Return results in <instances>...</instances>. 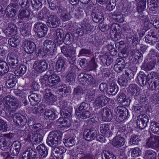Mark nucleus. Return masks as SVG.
<instances>
[{
  "label": "nucleus",
  "instance_id": "nucleus-1",
  "mask_svg": "<svg viewBox=\"0 0 159 159\" xmlns=\"http://www.w3.org/2000/svg\"><path fill=\"white\" fill-rule=\"evenodd\" d=\"M4 105V111L9 118H13V120L15 114L14 112L17 109L19 106L18 100L10 95L5 96L3 99Z\"/></svg>",
  "mask_w": 159,
  "mask_h": 159
},
{
  "label": "nucleus",
  "instance_id": "nucleus-2",
  "mask_svg": "<svg viewBox=\"0 0 159 159\" xmlns=\"http://www.w3.org/2000/svg\"><path fill=\"white\" fill-rule=\"evenodd\" d=\"M49 7L52 10L56 12L57 14H60V18L64 21L69 20L71 18L70 12L62 6L59 2L60 0H47Z\"/></svg>",
  "mask_w": 159,
  "mask_h": 159
},
{
  "label": "nucleus",
  "instance_id": "nucleus-3",
  "mask_svg": "<svg viewBox=\"0 0 159 159\" xmlns=\"http://www.w3.org/2000/svg\"><path fill=\"white\" fill-rule=\"evenodd\" d=\"M128 132L125 126L120 127L117 133L116 136L113 138L112 144L113 146L119 148L123 146L125 143V136L127 137L129 135Z\"/></svg>",
  "mask_w": 159,
  "mask_h": 159
},
{
  "label": "nucleus",
  "instance_id": "nucleus-4",
  "mask_svg": "<svg viewBox=\"0 0 159 159\" xmlns=\"http://www.w3.org/2000/svg\"><path fill=\"white\" fill-rule=\"evenodd\" d=\"M62 135L59 131H53L49 133L47 139V143L50 146H56L61 143Z\"/></svg>",
  "mask_w": 159,
  "mask_h": 159
},
{
  "label": "nucleus",
  "instance_id": "nucleus-5",
  "mask_svg": "<svg viewBox=\"0 0 159 159\" xmlns=\"http://www.w3.org/2000/svg\"><path fill=\"white\" fill-rule=\"evenodd\" d=\"M61 53L66 57L69 63L71 64H74L75 63L76 58V50L73 47L69 46L68 47L64 46L61 47Z\"/></svg>",
  "mask_w": 159,
  "mask_h": 159
},
{
  "label": "nucleus",
  "instance_id": "nucleus-6",
  "mask_svg": "<svg viewBox=\"0 0 159 159\" xmlns=\"http://www.w3.org/2000/svg\"><path fill=\"white\" fill-rule=\"evenodd\" d=\"M146 145L154 149L159 148V136L151 135L146 140Z\"/></svg>",
  "mask_w": 159,
  "mask_h": 159
},
{
  "label": "nucleus",
  "instance_id": "nucleus-7",
  "mask_svg": "<svg viewBox=\"0 0 159 159\" xmlns=\"http://www.w3.org/2000/svg\"><path fill=\"white\" fill-rule=\"evenodd\" d=\"M34 27L37 30V35L39 38L44 37L47 34L48 29L45 24L39 22H37L34 24Z\"/></svg>",
  "mask_w": 159,
  "mask_h": 159
},
{
  "label": "nucleus",
  "instance_id": "nucleus-8",
  "mask_svg": "<svg viewBox=\"0 0 159 159\" xmlns=\"http://www.w3.org/2000/svg\"><path fill=\"white\" fill-rule=\"evenodd\" d=\"M98 132V131L93 127L91 128L90 129H85L83 133L84 138L88 141H92L95 139Z\"/></svg>",
  "mask_w": 159,
  "mask_h": 159
},
{
  "label": "nucleus",
  "instance_id": "nucleus-9",
  "mask_svg": "<svg viewBox=\"0 0 159 159\" xmlns=\"http://www.w3.org/2000/svg\"><path fill=\"white\" fill-rule=\"evenodd\" d=\"M60 20L56 15H50L48 16L47 25L51 28H56L59 25Z\"/></svg>",
  "mask_w": 159,
  "mask_h": 159
},
{
  "label": "nucleus",
  "instance_id": "nucleus-10",
  "mask_svg": "<svg viewBox=\"0 0 159 159\" xmlns=\"http://www.w3.org/2000/svg\"><path fill=\"white\" fill-rule=\"evenodd\" d=\"M13 121L16 126L22 127L25 126L27 122L26 116L20 113H16L15 114Z\"/></svg>",
  "mask_w": 159,
  "mask_h": 159
},
{
  "label": "nucleus",
  "instance_id": "nucleus-11",
  "mask_svg": "<svg viewBox=\"0 0 159 159\" xmlns=\"http://www.w3.org/2000/svg\"><path fill=\"white\" fill-rule=\"evenodd\" d=\"M137 5V11L139 15L138 17L139 19H142L144 16L143 11L145 8L146 5V0H136Z\"/></svg>",
  "mask_w": 159,
  "mask_h": 159
},
{
  "label": "nucleus",
  "instance_id": "nucleus-12",
  "mask_svg": "<svg viewBox=\"0 0 159 159\" xmlns=\"http://www.w3.org/2000/svg\"><path fill=\"white\" fill-rule=\"evenodd\" d=\"M35 70L39 72L44 71L48 68V64L45 60L36 61L33 65Z\"/></svg>",
  "mask_w": 159,
  "mask_h": 159
},
{
  "label": "nucleus",
  "instance_id": "nucleus-13",
  "mask_svg": "<svg viewBox=\"0 0 159 159\" xmlns=\"http://www.w3.org/2000/svg\"><path fill=\"white\" fill-rule=\"evenodd\" d=\"M24 50L28 53H33L36 49V45L33 42L30 41H25L23 43Z\"/></svg>",
  "mask_w": 159,
  "mask_h": 159
},
{
  "label": "nucleus",
  "instance_id": "nucleus-14",
  "mask_svg": "<svg viewBox=\"0 0 159 159\" xmlns=\"http://www.w3.org/2000/svg\"><path fill=\"white\" fill-rule=\"evenodd\" d=\"M109 100L110 99L105 96L101 95L98 96L95 99L94 103L96 105L98 106L99 107H102L108 103Z\"/></svg>",
  "mask_w": 159,
  "mask_h": 159
},
{
  "label": "nucleus",
  "instance_id": "nucleus-15",
  "mask_svg": "<svg viewBox=\"0 0 159 159\" xmlns=\"http://www.w3.org/2000/svg\"><path fill=\"white\" fill-rule=\"evenodd\" d=\"M116 64L114 66L115 70L117 73L121 72L125 65L124 60L122 58H118L116 60Z\"/></svg>",
  "mask_w": 159,
  "mask_h": 159
},
{
  "label": "nucleus",
  "instance_id": "nucleus-16",
  "mask_svg": "<svg viewBox=\"0 0 159 159\" xmlns=\"http://www.w3.org/2000/svg\"><path fill=\"white\" fill-rule=\"evenodd\" d=\"M102 118L105 120L110 121L112 117L111 112L109 109L107 108H102L100 112Z\"/></svg>",
  "mask_w": 159,
  "mask_h": 159
},
{
  "label": "nucleus",
  "instance_id": "nucleus-17",
  "mask_svg": "<svg viewBox=\"0 0 159 159\" xmlns=\"http://www.w3.org/2000/svg\"><path fill=\"white\" fill-rule=\"evenodd\" d=\"M17 58V57L14 55L13 54H11L7 57V61L11 67L15 68L18 66V61Z\"/></svg>",
  "mask_w": 159,
  "mask_h": 159
},
{
  "label": "nucleus",
  "instance_id": "nucleus-18",
  "mask_svg": "<svg viewBox=\"0 0 159 159\" xmlns=\"http://www.w3.org/2000/svg\"><path fill=\"white\" fill-rule=\"evenodd\" d=\"M36 150L38 151L41 159L45 157L48 154V150L44 144H41L37 147Z\"/></svg>",
  "mask_w": 159,
  "mask_h": 159
},
{
  "label": "nucleus",
  "instance_id": "nucleus-19",
  "mask_svg": "<svg viewBox=\"0 0 159 159\" xmlns=\"http://www.w3.org/2000/svg\"><path fill=\"white\" fill-rule=\"evenodd\" d=\"M148 120V117L146 115H144L140 118L138 119L136 121L137 126L141 129H144L147 126Z\"/></svg>",
  "mask_w": 159,
  "mask_h": 159
},
{
  "label": "nucleus",
  "instance_id": "nucleus-20",
  "mask_svg": "<svg viewBox=\"0 0 159 159\" xmlns=\"http://www.w3.org/2000/svg\"><path fill=\"white\" fill-rule=\"evenodd\" d=\"M49 71L50 72V75L49 76V83L48 84L51 86L55 85L57 84L60 81V79L58 76L53 74V71L52 70H50Z\"/></svg>",
  "mask_w": 159,
  "mask_h": 159
},
{
  "label": "nucleus",
  "instance_id": "nucleus-21",
  "mask_svg": "<svg viewBox=\"0 0 159 159\" xmlns=\"http://www.w3.org/2000/svg\"><path fill=\"white\" fill-rule=\"evenodd\" d=\"M30 103L33 106L36 105L41 101V96L37 93H32L28 96Z\"/></svg>",
  "mask_w": 159,
  "mask_h": 159
},
{
  "label": "nucleus",
  "instance_id": "nucleus-22",
  "mask_svg": "<svg viewBox=\"0 0 159 159\" xmlns=\"http://www.w3.org/2000/svg\"><path fill=\"white\" fill-rule=\"evenodd\" d=\"M44 98L46 102L49 105L52 104L57 100L56 97L52 94L49 89H46Z\"/></svg>",
  "mask_w": 159,
  "mask_h": 159
},
{
  "label": "nucleus",
  "instance_id": "nucleus-23",
  "mask_svg": "<svg viewBox=\"0 0 159 159\" xmlns=\"http://www.w3.org/2000/svg\"><path fill=\"white\" fill-rule=\"evenodd\" d=\"M15 28L14 24L11 23L9 24L7 27L3 30V32L7 36H12L16 34Z\"/></svg>",
  "mask_w": 159,
  "mask_h": 159
},
{
  "label": "nucleus",
  "instance_id": "nucleus-24",
  "mask_svg": "<svg viewBox=\"0 0 159 159\" xmlns=\"http://www.w3.org/2000/svg\"><path fill=\"white\" fill-rule=\"evenodd\" d=\"M84 80L85 82V84L87 85L92 84L93 86H96L98 85V82L94 80L93 76L91 74L85 73L84 79Z\"/></svg>",
  "mask_w": 159,
  "mask_h": 159
},
{
  "label": "nucleus",
  "instance_id": "nucleus-25",
  "mask_svg": "<svg viewBox=\"0 0 159 159\" xmlns=\"http://www.w3.org/2000/svg\"><path fill=\"white\" fill-rule=\"evenodd\" d=\"M137 78L141 86H143L147 84L148 75L147 76L144 72L140 71L137 75Z\"/></svg>",
  "mask_w": 159,
  "mask_h": 159
},
{
  "label": "nucleus",
  "instance_id": "nucleus-26",
  "mask_svg": "<svg viewBox=\"0 0 159 159\" xmlns=\"http://www.w3.org/2000/svg\"><path fill=\"white\" fill-rule=\"evenodd\" d=\"M17 81L16 76L13 75H10L6 83L7 87L9 88L13 87L16 85Z\"/></svg>",
  "mask_w": 159,
  "mask_h": 159
},
{
  "label": "nucleus",
  "instance_id": "nucleus-27",
  "mask_svg": "<svg viewBox=\"0 0 159 159\" xmlns=\"http://www.w3.org/2000/svg\"><path fill=\"white\" fill-rule=\"evenodd\" d=\"M101 132L106 137H110L112 135V133L109 129V126L107 124H103L101 125L100 128Z\"/></svg>",
  "mask_w": 159,
  "mask_h": 159
},
{
  "label": "nucleus",
  "instance_id": "nucleus-28",
  "mask_svg": "<svg viewBox=\"0 0 159 159\" xmlns=\"http://www.w3.org/2000/svg\"><path fill=\"white\" fill-rule=\"evenodd\" d=\"M29 139L32 143H39L43 139V136L39 133L29 134Z\"/></svg>",
  "mask_w": 159,
  "mask_h": 159
},
{
  "label": "nucleus",
  "instance_id": "nucleus-29",
  "mask_svg": "<svg viewBox=\"0 0 159 159\" xmlns=\"http://www.w3.org/2000/svg\"><path fill=\"white\" fill-rule=\"evenodd\" d=\"M46 107L45 105L40 104L39 105L32 108L33 112L37 115H41L44 111Z\"/></svg>",
  "mask_w": 159,
  "mask_h": 159
},
{
  "label": "nucleus",
  "instance_id": "nucleus-30",
  "mask_svg": "<svg viewBox=\"0 0 159 159\" xmlns=\"http://www.w3.org/2000/svg\"><path fill=\"white\" fill-rule=\"evenodd\" d=\"M118 91V88L117 85L116 84L113 82L109 85V88L107 90V93L110 95H115Z\"/></svg>",
  "mask_w": 159,
  "mask_h": 159
},
{
  "label": "nucleus",
  "instance_id": "nucleus-31",
  "mask_svg": "<svg viewBox=\"0 0 159 159\" xmlns=\"http://www.w3.org/2000/svg\"><path fill=\"white\" fill-rule=\"evenodd\" d=\"M30 12L27 9L20 10L18 15V17L21 20H25L30 17Z\"/></svg>",
  "mask_w": 159,
  "mask_h": 159
},
{
  "label": "nucleus",
  "instance_id": "nucleus-32",
  "mask_svg": "<svg viewBox=\"0 0 159 159\" xmlns=\"http://www.w3.org/2000/svg\"><path fill=\"white\" fill-rule=\"evenodd\" d=\"M62 40V43L64 42L66 45H70L74 41V36L70 33H67L65 35Z\"/></svg>",
  "mask_w": 159,
  "mask_h": 159
},
{
  "label": "nucleus",
  "instance_id": "nucleus-33",
  "mask_svg": "<svg viewBox=\"0 0 159 159\" xmlns=\"http://www.w3.org/2000/svg\"><path fill=\"white\" fill-rule=\"evenodd\" d=\"M20 41V38L18 36L16 35L13 38L9 39L8 43L10 45L13 47H16Z\"/></svg>",
  "mask_w": 159,
  "mask_h": 159
},
{
  "label": "nucleus",
  "instance_id": "nucleus-34",
  "mask_svg": "<svg viewBox=\"0 0 159 159\" xmlns=\"http://www.w3.org/2000/svg\"><path fill=\"white\" fill-rule=\"evenodd\" d=\"M148 77L153 79L157 88L158 89L159 88V76L158 74L155 72L152 71L148 73Z\"/></svg>",
  "mask_w": 159,
  "mask_h": 159
},
{
  "label": "nucleus",
  "instance_id": "nucleus-35",
  "mask_svg": "<svg viewBox=\"0 0 159 159\" xmlns=\"http://www.w3.org/2000/svg\"><path fill=\"white\" fill-rule=\"evenodd\" d=\"M76 71V70L75 68L73 67L71 69L70 72L66 76V79L68 82L73 83L75 81Z\"/></svg>",
  "mask_w": 159,
  "mask_h": 159
},
{
  "label": "nucleus",
  "instance_id": "nucleus-36",
  "mask_svg": "<svg viewBox=\"0 0 159 159\" xmlns=\"http://www.w3.org/2000/svg\"><path fill=\"white\" fill-rule=\"evenodd\" d=\"M44 115L49 120H54L57 117V115L55 114L54 110L52 109H49L45 111L44 112Z\"/></svg>",
  "mask_w": 159,
  "mask_h": 159
},
{
  "label": "nucleus",
  "instance_id": "nucleus-37",
  "mask_svg": "<svg viewBox=\"0 0 159 159\" xmlns=\"http://www.w3.org/2000/svg\"><path fill=\"white\" fill-rule=\"evenodd\" d=\"M92 17L93 21L97 23L102 22L103 19L102 14L99 12L93 13L92 14Z\"/></svg>",
  "mask_w": 159,
  "mask_h": 159
},
{
  "label": "nucleus",
  "instance_id": "nucleus-38",
  "mask_svg": "<svg viewBox=\"0 0 159 159\" xmlns=\"http://www.w3.org/2000/svg\"><path fill=\"white\" fill-rule=\"evenodd\" d=\"M57 37V42L59 44L62 43L64 35L63 30L62 29H58L55 31Z\"/></svg>",
  "mask_w": 159,
  "mask_h": 159
},
{
  "label": "nucleus",
  "instance_id": "nucleus-39",
  "mask_svg": "<svg viewBox=\"0 0 159 159\" xmlns=\"http://www.w3.org/2000/svg\"><path fill=\"white\" fill-rule=\"evenodd\" d=\"M9 67L7 64L4 61L0 62V75H3L9 71Z\"/></svg>",
  "mask_w": 159,
  "mask_h": 159
},
{
  "label": "nucleus",
  "instance_id": "nucleus-40",
  "mask_svg": "<svg viewBox=\"0 0 159 159\" xmlns=\"http://www.w3.org/2000/svg\"><path fill=\"white\" fill-rule=\"evenodd\" d=\"M159 38H157L149 34H147L145 37V41L146 43L152 45H154L157 42H158Z\"/></svg>",
  "mask_w": 159,
  "mask_h": 159
},
{
  "label": "nucleus",
  "instance_id": "nucleus-41",
  "mask_svg": "<svg viewBox=\"0 0 159 159\" xmlns=\"http://www.w3.org/2000/svg\"><path fill=\"white\" fill-rule=\"evenodd\" d=\"M102 159H116V155L111 152L104 150L102 152Z\"/></svg>",
  "mask_w": 159,
  "mask_h": 159
},
{
  "label": "nucleus",
  "instance_id": "nucleus-42",
  "mask_svg": "<svg viewBox=\"0 0 159 159\" xmlns=\"http://www.w3.org/2000/svg\"><path fill=\"white\" fill-rule=\"evenodd\" d=\"M116 112L126 117H127L129 115V113L128 109L121 106H118L117 107Z\"/></svg>",
  "mask_w": 159,
  "mask_h": 159
},
{
  "label": "nucleus",
  "instance_id": "nucleus-43",
  "mask_svg": "<svg viewBox=\"0 0 159 159\" xmlns=\"http://www.w3.org/2000/svg\"><path fill=\"white\" fill-rule=\"evenodd\" d=\"M112 18L118 22L122 23L124 21L123 15L120 12L115 11L112 14Z\"/></svg>",
  "mask_w": 159,
  "mask_h": 159
},
{
  "label": "nucleus",
  "instance_id": "nucleus-44",
  "mask_svg": "<svg viewBox=\"0 0 159 159\" xmlns=\"http://www.w3.org/2000/svg\"><path fill=\"white\" fill-rule=\"evenodd\" d=\"M76 115L83 119L89 118L90 116V113L88 110L79 111H75Z\"/></svg>",
  "mask_w": 159,
  "mask_h": 159
},
{
  "label": "nucleus",
  "instance_id": "nucleus-45",
  "mask_svg": "<svg viewBox=\"0 0 159 159\" xmlns=\"http://www.w3.org/2000/svg\"><path fill=\"white\" fill-rule=\"evenodd\" d=\"M42 0H31L32 7L34 10L40 9L42 6Z\"/></svg>",
  "mask_w": 159,
  "mask_h": 159
},
{
  "label": "nucleus",
  "instance_id": "nucleus-46",
  "mask_svg": "<svg viewBox=\"0 0 159 159\" xmlns=\"http://www.w3.org/2000/svg\"><path fill=\"white\" fill-rule=\"evenodd\" d=\"M129 92L131 95L134 96L138 93L139 87L134 84H132L129 85L128 88Z\"/></svg>",
  "mask_w": 159,
  "mask_h": 159
},
{
  "label": "nucleus",
  "instance_id": "nucleus-47",
  "mask_svg": "<svg viewBox=\"0 0 159 159\" xmlns=\"http://www.w3.org/2000/svg\"><path fill=\"white\" fill-rule=\"evenodd\" d=\"M63 142L66 147H72L75 144V138L70 137L67 139H63Z\"/></svg>",
  "mask_w": 159,
  "mask_h": 159
},
{
  "label": "nucleus",
  "instance_id": "nucleus-48",
  "mask_svg": "<svg viewBox=\"0 0 159 159\" xmlns=\"http://www.w3.org/2000/svg\"><path fill=\"white\" fill-rule=\"evenodd\" d=\"M154 66V64L152 61L147 63H144L142 66L141 69L146 71L152 70Z\"/></svg>",
  "mask_w": 159,
  "mask_h": 159
},
{
  "label": "nucleus",
  "instance_id": "nucleus-49",
  "mask_svg": "<svg viewBox=\"0 0 159 159\" xmlns=\"http://www.w3.org/2000/svg\"><path fill=\"white\" fill-rule=\"evenodd\" d=\"M148 3V6L150 10L155 11L157 10L158 7L157 3L155 0H151Z\"/></svg>",
  "mask_w": 159,
  "mask_h": 159
},
{
  "label": "nucleus",
  "instance_id": "nucleus-50",
  "mask_svg": "<svg viewBox=\"0 0 159 159\" xmlns=\"http://www.w3.org/2000/svg\"><path fill=\"white\" fill-rule=\"evenodd\" d=\"M56 49L55 47L49 48H43V51L45 53L44 55H47L49 56H53L55 54Z\"/></svg>",
  "mask_w": 159,
  "mask_h": 159
},
{
  "label": "nucleus",
  "instance_id": "nucleus-51",
  "mask_svg": "<svg viewBox=\"0 0 159 159\" xmlns=\"http://www.w3.org/2000/svg\"><path fill=\"white\" fill-rule=\"evenodd\" d=\"M59 104V107L61 110L66 109L70 111V109H72V107L70 105L69 103L66 101L60 102Z\"/></svg>",
  "mask_w": 159,
  "mask_h": 159
},
{
  "label": "nucleus",
  "instance_id": "nucleus-52",
  "mask_svg": "<svg viewBox=\"0 0 159 159\" xmlns=\"http://www.w3.org/2000/svg\"><path fill=\"white\" fill-rule=\"evenodd\" d=\"M150 128L153 133L159 134V123L154 121L152 122Z\"/></svg>",
  "mask_w": 159,
  "mask_h": 159
},
{
  "label": "nucleus",
  "instance_id": "nucleus-53",
  "mask_svg": "<svg viewBox=\"0 0 159 159\" xmlns=\"http://www.w3.org/2000/svg\"><path fill=\"white\" fill-rule=\"evenodd\" d=\"M26 70V67L25 66L21 65L18 69L15 70V74L17 76H22L25 73Z\"/></svg>",
  "mask_w": 159,
  "mask_h": 159
},
{
  "label": "nucleus",
  "instance_id": "nucleus-54",
  "mask_svg": "<svg viewBox=\"0 0 159 159\" xmlns=\"http://www.w3.org/2000/svg\"><path fill=\"white\" fill-rule=\"evenodd\" d=\"M81 27L82 30H84V33L86 34H90L92 30V27L89 23L81 24Z\"/></svg>",
  "mask_w": 159,
  "mask_h": 159
},
{
  "label": "nucleus",
  "instance_id": "nucleus-55",
  "mask_svg": "<svg viewBox=\"0 0 159 159\" xmlns=\"http://www.w3.org/2000/svg\"><path fill=\"white\" fill-rule=\"evenodd\" d=\"M7 6L6 10V13L7 16L10 17H12L15 16L17 12V10Z\"/></svg>",
  "mask_w": 159,
  "mask_h": 159
},
{
  "label": "nucleus",
  "instance_id": "nucleus-56",
  "mask_svg": "<svg viewBox=\"0 0 159 159\" xmlns=\"http://www.w3.org/2000/svg\"><path fill=\"white\" fill-rule=\"evenodd\" d=\"M98 66L97 61H96L95 58L93 57L88 64V67L91 70H95Z\"/></svg>",
  "mask_w": 159,
  "mask_h": 159
},
{
  "label": "nucleus",
  "instance_id": "nucleus-57",
  "mask_svg": "<svg viewBox=\"0 0 159 159\" xmlns=\"http://www.w3.org/2000/svg\"><path fill=\"white\" fill-rule=\"evenodd\" d=\"M10 145L9 142L2 139L0 141V149L2 151H5L8 149Z\"/></svg>",
  "mask_w": 159,
  "mask_h": 159
},
{
  "label": "nucleus",
  "instance_id": "nucleus-58",
  "mask_svg": "<svg viewBox=\"0 0 159 159\" xmlns=\"http://www.w3.org/2000/svg\"><path fill=\"white\" fill-rule=\"evenodd\" d=\"M70 111H69L66 109H61L60 114L62 117L65 118L70 117L72 113V109H70Z\"/></svg>",
  "mask_w": 159,
  "mask_h": 159
},
{
  "label": "nucleus",
  "instance_id": "nucleus-59",
  "mask_svg": "<svg viewBox=\"0 0 159 159\" xmlns=\"http://www.w3.org/2000/svg\"><path fill=\"white\" fill-rule=\"evenodd\" d=\"M117 101L120 104L127 102V100L126 98V96L125 94L123 93H120L117 98ZM125 105H127L126 103Z\"/></svg>",
  "mask_w": 159,
  "mask_h": 159
},
{
  "label": "nucleus",
  "instance_id": "nucleus-60",
  "mask_svg": "<svg viewBox=\"0 0 159 159\" xmlns=\"http://www.w3.org/2000/svg\"><path fill=\"white\" fill-rule=\"evenodd\" d=\"M90 49H87L83 48L80 51L78 57L81 56H85L87 55H90L92 53Z\"/></svg>",
  "mask_w": 159,
  "mask_h": 159
},
{
  "label": "nucleus",
  "instance_id": "nucleus-61",
  "mask_svg": "<svg viewBox=\"0 0 159 159\" xmlns=\"http://www.w3.org/2000/svg\"><path fill=\"white\" fill-rule=\"evenodd\" d=\"M28 154L30 158L31 159H33L35 158L37 155V152L35 149H32L29 148L25 151Z\"/></svg>",
  "mask_w": 159,
  "mask_h": 159
},
{
  "label": "nucleus",
  "instance_id": "nucleus-62",
  "mask_svg": "<svg viewBox=\"0 0 159 159\" xmlns=\"http://www.w3.org/2000/svg\"><path fill=\"white\" fill-rule=\"evenodd\" d=\"M140 141L139 136L136 135L131 136L130 139L129 143L131 145L138 144L139 142Z\"/></svg>",
  "mask_w": 159,
  "mask_h": 159
},
{
  "label": "nucleus",
  "instance_id": "nucleus-63",
  "mask_svg": "<svg viewBox=\"0 0 159 159\" xmlns=\"http://www.w3.org/2000/svg\"><path fill=\"white\" fill-rule=\"evenodd\" d=\"M146 156L149 159H155L156 157V154L153 150H149L146 152Z\"/></svg>",
  "mask_w": 159,
  "mask_h": 159
},
{
  "label": "nucleus",
  "instance_id": "nucleus-64",
  "mask_svg": "<svg viewBox=\"0 0 159 159\" xmlns=\"http://www.w3.org/2000/svg\"><path fill=\"white\" fill-rule=\"evenodd\" d=\"M149 22L155 28L159 29V20H157L156 18L153 16L151 17L149 20Z\"/></svg>",
  "mask_w": 159,
  "mask_h": 159
}]
</instances>
